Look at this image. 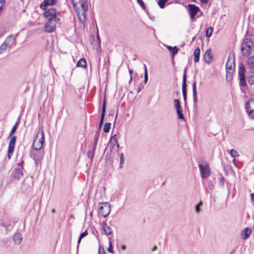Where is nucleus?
<instances>
[{
	"instance_id": "obj_1",
	"label": "nucleus",
	"mask_w": 254,
	"mask_h": 254,
	"mask_svg": "<svg viewBox=\"0 0 254 254\" xmlns=\"http://www.w3.org/2000/svg\"><path fill=\"white\" fill-rule=\"evenodd\" d=\"M76 9L79 20L82 23L86 21V11L88 10L86 2H82L81 0H70Z\"/></svg>"
},
{
	"instance_id": "obj_2",
	"label": "nucleus",
	"mask_w": 254,
	"mask_h": 254,
	"mask_svg": "<svg viewBox=\"0 0 254 254\" xmlns=\"http://www.w3.org/2000/svg\"><path fill=\"white\" fill-rule=\"evenodd\" d=\"M44 140L43 130L39 129L37 135L33 141V148L36 150L41 149L43 145Z\"/></svg>"
},
{
	"instance_id": "obj_3",
	"label": "nucleus",
	"mask_w": 254,
	"mask_h": 254,
	"mask_svg": "<svg viewBox=\"0 0 254 254\" xmlns=\"http://www.w3.org/2000/svg\"><path fill=\"white\" fill-rule=\"evenodd\" d=\"M198 167L201 178L206 179L210 176L211 169L208 162H202L199 163Z\"/></svg>"
},
{
	"instance_id": "obj_4",
	"label": "nucleus",
	"mask_w": 254,
	"mask_h": 254,
	"mask_svg": "<svg viewBox=\"0 0 254 254\" xmlns=\"http://www.w3.org/2000/svg\"><path fill=\"white\" fill-rule=\"evenodd\" d=\"M253 44L249 38H245L241 44V51L243 56H248L251 53L252 47Z\"/></svg>"
},
{
	"instance_id": "obj_5",
	"label": "nucleus",
	"mask_w": 254,
	"mask_h": 254,
	"mask_svg": "<svg viewBox=\"0 0 254 254\" xmlns=\"http://www.w3.org/2000/svg\"><path fill=\"white\" fill-rule=\"evenodd\" d=\"M99 206V213L104 217H107L111 212V205L108 202H103Z\"/></svg>"
},
{
	"instance_id": "obj_6",
	"label": "nucleus",
	"mask_w": 254,
	"mask_h": 254,
	"mask_svg": "<svg viewBox=\"0 0 254 254\" xmlns=\"http://www.w3.org/2000/svg\"><path fill=\"white\" fill-rule=\"evenodd\" d=\"M59 19L55 18L53 19H49L45 25V31L47 32H52L55 30L56 25L59 22Z\"/></svg>"
},
{
	"instance_id": "obj_7",
	"label": "nucleus",
	"mask_w": 254,
	"mask_h": 254,
	"mask_svg": "<svg viewBox=\"0 0 254 254\" xmlns=\"http://www.w3.org/2000/svg\"><path fill=\"white\" fill-rule=\"evenodd\" d=\"M245 108L249 117L254 119V99H251L246 103Z\"/></svg>"
},
{
	"instance_id": "obj_8",
	"label": "nucleus",
	"mask_w": 254,
	"mask_h": 254,
	"mask_svg": "<svg viewBox=\"0 0 254 254\" xmlns=\"http://www.w3.org/2000/svg\"><path fill=\"white\" fill-rule=\"evenodd\" d=\"M245 67L243 64H240L239 66L238 73L240 79V86L245 87L246 85L245 79Z\"/></svg>"
},
{
	"instance_id": "obj_9",
	"label": "nucleus",
	"mask_w": 254,
	"mask_h": 254,
	"mask_svg": "<svg viewBox=\"0 0 254 254\" xmlns=\"http://www.w3.org/2000/svg\"><path fill=\"white\" fill-rule=\"evenodd\" d=\"M10 138V140L8 147V158L9 159L11 158V156L13 154L16 141V137L15 136L12 135Z\"/></svg>"
},
{
	"instance_id": "obj_10",
	"label": "nucleus",
	"mask_w": 254,
	"mask_h": 254,
	"mask_svg": "<svg viewBox=\"0 0 254 254\" xmlns=\"http://www.w3.org/2000/svg\"><path fill=\"white\" fill-rule=\"evenodd\" d=\"M22 163L17 164V166H19V168H15L14 171L12 172V175L14 179L19 180L21 179V177L23 176V174L21 168V165Z\"/></svg>"
},
{
	"instance_id": "obj_11",
	"label": "nucleus",
	"mask_w": 254,
	"mask_h": 254,
	"mask_svg": "<svg viewBox=\"0 0 254 254\" xmlns=\"http://www.w3.org/2000/svg\"><path fill=\"white\" fill-rule=\"evenodd\" d=\"M56 14V9L55 8H51L47 9V10L44 12V16L48 20L53 19L55 18H57Z\"/></svg>"
},
{
	"instance_id": "obj_12",
	"label": "nucleus",
	"mask_w": 254,
	"mask_h": 254,
	"mask_svg": "<svg viewBox=\"0 0 254 254\" xmlns=\"http://www.w3.org/2000/svg\"><path fill=\"white\" fill-rule=\"evenodd\" d=\"M118 137L117 134L111 136L109 141V145L111 150L114 149L116 146L117 148H119L120 146L118 144Z\"/></svg>"
},
{
	"instance_id": "obj_13",
	"label": "nucleus",
	"mask_w": 254,
	"mask_h": 254,
	"mask_svg": "<svg viewBox=\"0 0 254 254\" xmlns=\"http://www.w3.org/2000/svg\"><path fill=\"white\" fill-rule=\"evenodd\" d=\"M189 12L190 17L191 19H193L199 10V8L198 6L194 4H189Z\"/></svg>"
},
{
	"instance_id": "obj_14",
	"label": "nucleus",
	"mask_w": 254,
	"mask_h": 254,
	"mask_svg": "<svg viewBox=\"0 0 254 254\" xmlns=\"http://www.w3.org/2000/svg\"><path fill=\"white\" fill-rule=\"evenodd\" d=\"M57 3V0H45L41 4L40 7L43 10H47L48 6H52Z\"/></svg>"
},
{
	"instance_id": "obj_15",
	"label": "nucleus",
	"mask_w": 254,
	"mask_h": 254,
	"mask_svg": "<svg viewBox=\"0 0 254 254\" xmlns=\"http://www.w3.org/2000/svg\"><path fill=\"white\" fill-rule=\"evenodd\" d=\"M187 77L186 75H183V83H182V93L183 95V99L184 101L187 100Z\"/></svg>"
},
{
	"instance_id": "obj_16",
	"label": "nucleus",
	"mask_w": 254,
	"mask_h": 254,
	"mask_svg": "<svg viewBox=\"0 0 254 254\" xmlns=\"http://www.w3.org/2000/svg\"><path fill=\"white\" fill-rule=\"evenodd\" d=\"M226 68L227 72L229 74H232L234 71V63L233 61H230L229 59H228L226 64Z\"/></svg>"
},
{
	"instance_id": "obj_17",
	"label": "nucleus",
	"mask_w": 254,
	"mask_h": 254,
	"mask_svg": "<svg viewBox=\"0 0 254 254\" xmlns=\"http://www.w3.org/2000/svg\"><path fill=\"white\" fill-rule=\"evenodd\" d=\"M2 225L3 227L5 228V230L7 232L12 229L14 226V222L8 220H5Z\"/></svg>"
},
{
	"instance_id": "obj_18",
	"label": "nucleus",
	"mask_w": 254,
	"mask_h": 254,
	"mask_svg": "<svg viewBox=\"0 0 254 254\" xmlns=\"http://www.w3.org/2000/svg\"><path fill=\"white\" fill-rule=\"evenodd\" d=\"M102 230L106 235H110L112 234V230L111 228L107 225L105 222H102L101 224Z\"/></svg>"
},
{
	"instance_id": "obj_19",
	"label": "nucleus",
	"mask_w": 254,
	"mask_h": 254,
	"mask_svg": "<svg viewBox=\"0 0 254 254\" xmlns=\"http://www.w3.org/2000/svg\"><path fill=\"white\" fill-rule=\"evenodd\" d=\"M192 96L194 105H196L197 103L196 82L194 81L192 85Z\"/></svg>"
},
{
	"instance_id": "obj_20",
	"label": "nucleus",
	"mask_w": 254,
	"mask_h": 254,
	"mask_svg": "<svg viewBox=\"0 0 254 254\" xmlns=\"http://www.w3.org/2000/svg\"><path fill=\"white\" fill-rule=\"evenodd\" d=\"M252 233V230L249 228L244 229L241 232V237L243 240H246Z\"/></svg>"
},
{
	"instance_id": "obj_21",
	"label": "nucleus",
	"mask_w": 254,
	"mask_h": 254,
	"mask_svg": "<svg viewBox=\"0 0 254 254\" xmlns=\"http://www.w3.org/2000/svg\"><path fill=\"white\" fill-rule=\"evenodd\" d=\"M203 59L205 62L207 63H210V61L212 59V55L210 50H206L204 55Z\"/></svg>"
},
{
	"instance_id": "obj_22",
	"label": "nucleus",
	"mask_w": 254,
	"mask_h": 254,
	"mask_svg": "<svg viewBox=\"0 0 254 254\" xmlns=\"http://www.w3.org/2000/svg\"><path fill=\"white\" fill-rule=\"evenodd\" d=\"M13 240L15 244H19L22 240V237L19 233H16L13 237Z\"/></svg>"
},
{
	"instance_id": "obj_23",
	"label": "nucleus",
	"mask_w": 254,
	"mask_h": 254,
	"mask_svg": "<svg viewBox=\"0 0 254 254\" xmlns=\"http://www.w3.org/2000/svg\"><path fill=\"white\" fill-rule=\"evenodd\" d=\"M194 56V62L195 63H197L199 60V56H200V49L199 48H196L193 53Z\"/></svg>"
},
{
	"instance_id": "obj_24",
	"label": "nucleus",
	"mask_w": 254,
	"mask_h": 254,
	"mask_svg": "<svg viewBox=\"0 0 254 254\" xmlns=\"http://www.w3.org/2000/svg\"><path fill=\"white\" fill-rule=\"evenodd\" d=\"M19 117L18 118L17 121L16 122V123L13 126V127L9 134V135L8 137V138L10 137L15 133L16 130L18 126L19 125Z\"/></svg>"
},
{
	"instance_id": "obj_25",
	"label": "nucleus",
	"mask_w": 254,
	"mask_h": 254,
	"mask_svg": "<svg viewBox=\"0 0 254 254\" xmlns=\"http://www.w3.org/2000/svg\"><path fill=\"white\" fill-rule=\"evenodd\" d=\"M96 148L95 146H92L90 150H89L87 154L88 158H89L91 160L93 159L94 155V152L96 150Z\"/></svg>"
},
{
	"instance_id": "obj_26",
	"label": "nucleus",
	"mask_w": 254,
	"mask_h": 254,
	"mask_svg": "<svg viewBox=\"0 0 254 254\" xmlns=\"http://www.w3.org/2000/svg\"><path fill=\"white\" fill-rule=\"evenodd\" d=\"M77 67H85L86 66V61L84 59H81L76 64Z\"/></svg>"
},
{
	"instance_id": "obj_27",
	"label": "nucleus",
	"mask_w": 254,
	"mask_h": 254,
	"mask_svg": "<svg viewBox=\"0 0 254 254\" xmlns=\"http://www.w3.org/2000/svg\"><path fill=\"white\" fill-rule=\"evenodd\" d=\"M247 64L251 68L254 67V57H249L247 61Z\"/></svg>"
},
{
	"instance_id": "obj_28",
	"label": "nucleus",
	"mask_w": 254,
	"mask_h": 254,
	"mask_svg": "<svg viewBox=\"0 0 254 254\" xmlns=\"http://www.w3.org/2000/svg\"><path fill=\"white\" fill-rule=\"evenodd\" d=\"M167 48L169 50V51L171 52L173 55H175L178 53V50L177 48V47H171L170 46H167Z\"/></svg>"
},
{
	"instance_id": "obj_29",
	"label": "nucleus",
	"mask_w": 254,
	"mask_h": 254,
	"mask_svg": "<svg viewBox=\"0 0 254 254\" xmlns=\"http://www.w3.org/2000/svg\"><path fill=\"white\" fill-rule=\"evenodd\" d=\"M8 47V44H7L5 42H4L0 46V54H1L3 52H4L7 47Z\"/></svg>"
},
{
	"instance_id": "obj_30",
	"label": "nucleus",
	"mask_w": 254,
	"mask_h": 254,
	"mask_svg": "<svg viewBox=\"0 0 254 254\" xmlns=\"http://www.w3.org/2000/svg\"><path fill=\"white\" fill-rule=\"evenodd\" d=\"M229 153L233 157H238L239 156V154L238 151L234 149L230 150Z\"/></svg>"
},
{
	"instance_id": "obj_31",
	"label": "nucleus",
	"mask_w": 254,
	"mask_h": 254,
	"mask_svg": "<svg viewBox=\"0 0 254 254\" xmlns=\"http://www.w3.org/2000/svg\"><path fill=\"white\" fill-rule=\"evenodd\" d=\"M168 0H159L158 1V4L161 8H164L165 7V3Z\"/></svg>"
},
{
	"instance_id": "obj_32",
	"label": "nucleus",
	"mask_w": 254,
	"mask_h": 254,
	"mask_svg": "<svg viewBox=\"0 0 254 254\" xmlns=\"http://www.w3.org/2000/svg\"><path fill=\"white\" fill-rule=\"evenodd\" d=\"M87 235H88V232H87V230H86L85 232H84L83 233H82L80 234L79 238L78 239V242H77L78 245H79L80 244V243L81 241V239L82 238H83L84 237H86Z\"/></svg>"
},
{
	"instance_id": "obj_33",
	"label": "nucleus",
	"mask_w": 254,
	"mask_h": 254,
	"mask_svg": "<svg viewBox=\"0 0 254 254\" xmlns=\"http://www.w3.org/2000/svg\"><path fill=\"white\" fill-rule=\"evenodd\" d=\"M111 124L109 123H106L104 127V131L107 133L109 131L111 128Z\"/></svg>"
},
{
	"instance_id": "obj_34",
	"label": "nucleus",
	"mask_w": 254,
	"mask_h": 254,
	"mask_svg": "<svg viewBox=\"0 0 254 254\" xmlns=\"http://www.w3.org/2000/svg\"><path fill=\"white\" fill-rule=\"evenodd\" d=\"M213 32V28L211 27H209L206 31V36L207 37H210Z\"/></svg>"
},
{
	"instance_id": "obj_35",
	"label": "nucleus",
	"mask_w": 254,
	"mask_h": 254,
	"mask_svg": "<svg viewBox=\"0 0 254 254\" xmlns=\"http://www.w3.org/2000/svg\"><path fill=\"white\" fill-rule=\"evenodd\" d=\"M143 65L144 68V83L146 84L148 81V73L146 65L144 64Z\"/></svg>"
},
{
	"instance_id": "obj_36",
	"label": "nucleus",
	"mask_w": 254,
	"mask_h": 254,
	"mask_svg": "<svg viewBox=\"0 0 254 254\" xmlns=\"http://www.w3.org/2000/svg\"><path fill=\"white\" fill-rule=\"evenodd\" d=\"M178 118L180 119H184V115L181 108L176 109Z\"/></svg>"
},
{
	"instance_id": "obj_37",
	"label": "nucleus",
	"mask_w": 254,
	"mask_h": 254,
	"mask_svg": "<svg viewBox=\"0 0 254 254\" xmlns=\"http://www.w3.org/2000/svg\"><path fill=\"white\" fill-rule=\"evenodd\" d=\"M99 137V133L97 132L94 137V143H93V145L92 146H95V147H96Z\"/></svg>"
},
{
	"instance_id": "obj_38",
	"label": "nucleus",
	"mask_w": 254,
	"mask_h": 254,
	"mask_svg": "<svg viewBox=\"0 0 254 254\" xmlns=\"http://www.w3.org/2000/svg\"><path fill=\"white\" fill-rule=\"evenodd\" d=\"M202 205V202L200 201L196 206L195 207V211L198 213L200 211V207Z\"/></svg>"
},
{
	"instance_id": "obj_39",
	"label": "nucleus",
	"mask_w": 254,
	"mask_h": 254,
	"mask_svg": "<svg viewBox=\"0 0 254 254\" xmlns=\"http://www.w3.org/2000/svg\"><path fill=\"white\" fill-rule=\"evenodd\" d=\"M248 82L250 84L254 85V71L252 73V75L249 77Z\"/></svg>"
},
{
	"instance_id": "obj_40",
	"label": "nucleus",
	"mask_w": 254,
	"mask_h": 254,
	"mask_svg": "<svg viewBox=\"0 0 254 254\" xmlns=\"http://www.w3.org/2000/svg\"><path fill=\"white\" fill-rule=\"evenodd\" d=\"M174 102L176 109L181 108L180 103L178 99H175Z\"/></svg>"
},
{
	"instance_id": "obj_41",
	"label": "nucleus",
	"mask_w": 254,
	"mask_h": 254,
	"mask_svg": "<svg viewBox=\"0 0 254 254\" xmlns=\"http://www.w3.org/2000/svg\"><path fill=\"white\" fill-rule=\"evenodd\" d=\"M106 100L104 99L103 101V103L102 113L106 114Z\"/></svg>"
},
{
	"instance_id": "obj_42",
	"label": "nucleus",
	"mask_w": 254,
	"mask_h": 254,
	"mask_svg": "<svg viewBox=\"0 0 254 254\" xmlns=\"http://www.w3.org/2000/svg\"><path fill=\"white\" fill-rule=\"evenodd\" d=\"M105 116V114L101 113L100 121L99 125V127H101L103 125Z\"/></svg>"
},
{
	"instance_id": "obj_43",
	"label": "nucleus",
	"mask_w": 254,
	"mask_h": 254,
	"mask_svg": "<svg viewBox=\"0 0 254 254\" xmlns=\"http://www.w3.org/2000/svg\"><path fill=\"white\" fill-rule=\"evenodd\" d=\"M120 160H121V162H120V167L122 168L123 165L124 164V161H125V160H124V156L123 153H122L121 154Z\"/></svg>"
},
{
	"instance_id": "obj_44",
	"label": "nucleus",
	"mask_w": 254,
	"mask_h": 254,
	"mask_svg": "<svg viewBox=\"0 0 254 254\" xmlns=\"http://www.w3.org/2000/svg\"><path fill=\"white\" fill-rule=\"evenodd\" d=\"M5 4V0H0V14L3 9V7Z\"/></svg>"
},
{
	"instance_id": "obj_45",
	"label": "nucleus",
	"mask_w": 254,
	"mask_h": 254,
	"mask_svg": "<svg viewBox=\"0 0 254 254\" xmlns=\"http://www.w3.org/2000/svg\"><path fill=\"white\" fill-rule=\"evenodd\" d=\"M98 254H105V252L102 247L99 246L98 249Z\"/></svg>"
},
{
	"instance_id": "obj_46",
	"label": "nucleus",
	"mask_w": 254,
	"mask_h": 254,
	"mask_svg": "<svg viewBox=\"0 0 254 254\" xmlns=\"http://www.w3.org/2000/svg\"><path fill=\"white\" fill-rule=\"evenodd\" d=\"M108 251L111 253H113L112 245L110 241H109V247L108 249Z\"/></svg>"
},
{
	"instance_id": "obj_47",
	"label": "nucleus",
	"mask_w": 254,
	"mask_h": 254,
	"mask_svg": "<svg viewBox=\"0 0 254 254\" xmlns=\"http://www.w3.org/2000/svg\"><path fill=\"white\" fill-rule=\"evenodd\" d=\"M138 3L142 7L143 9H145V5L142 0H137Z\"/></svg>"
},
{
	"instance_id": "obj_48",
	"label": "nucleus",
	"mask_w": 254,
	"mask_h": 254,
	"mask_svg": "<svg viewBox=\"0 0 254 254\" xmlns=\"http://www.w3.org/2000/svg\"><path fill=\"white\" fill-rule=\"evenodd\" d=\"M27 179L24 180L22 183V187H24L25 186H26L27 184Z\"/></svg>"
},
{
	"instance_id": "obj_49",
	"label": "nucleus",
	"mask_w": 254,
	"mask_h": 254,
	"mask_svg": "<svg viewBox=\"0 0 254 254\" xmlns=\"http://www.w3.org/2000/svg\"><path fill=\"white\" fill-rule=\"evenodd\" d=\"M230 75H227V79L228 80L229 79H231L232 78V74H229Z\"/></svg>"
},
{
	"instance_id": "obj_50",
	"label": "nucleus",
	"mask_w": 254,
	"mask_h": 254,
	"mask_svg": "<svg viewBox=\"0 0 254 254\" xmlns=\"http://www.w3.org/2000/svg\"><path fill=\"white\" fill-rule=\"evenodd\" d=\"M133 72V69H129V72L130 73V74H131V73H132ZM132 78H131V75H130V80H131Z\"/></svg>"
},
{
	"instance_id": "obj_51",
	"label": "nucleus",
	"mask_w": 254,
	"mask_h": 254,
	"mask_svg": "<svg viewBox=\"0 0 254 254\" xmlns=\"http://www.w3.org/2000/svg\"><path fill=\"white\" fill-rule=\"evenodd\" d=\"M200 1L203 3H206L208 2V0H200Z\"/></svg>"
},
{
	"instance_id": "obj_52",
	"label": "nucleus",
	"mask_w": 254,
	"mask_h": 254,
	"mask_svg": "<svg viewBox=\"0 0 254 254\" xmlns=\"http://www.w3.org/2000/svg\"><path fill=\"white\" fill-rule=\"evenodd\" d=\"M157 249V247L156 246H155L152 249V251L154 252Z\"/></svg>"
},
{
	"instance_id": "obj_53",
	"label": "nucleus",
	"mask_w": 254,
	"mask_h": 254,
	"mask_svg": "<svg viewBox=\"0 0 254 254\" xmlns=\"http://www.w3.org/2000/svg\"><path fill=\"white\" fill-rule=\"evenodd\" d=\"M251 195L252 200L254 201V193H252Z\"/></svg>"
},
{
	"instance_id": "obj_54",
	"label": "nucleus",
	"mask_w": 254,
	"mask_h": 254,
	"mask_svg": "<svg viewBox=\"0 0 254 254\" xmlns=\"http://www.w3.org/2000/svg\"><path fill=\"white\" fill-rule=\"evenodd\" d=\"M13 39V37L12 36H9V37H8L6 39V41H8L9 39Z\"/></svg>"
},
{
	"instance_id": "obj_55",
	"label": "nucleus",
	"mask_w": 254,
	"mask_h": 254,
	"mask_svg": "<svg viewBox=\"0 0 254 254\" xmlns=\"http://www.w3.org/2000/svg\"><path fill=\"white\" fill-rule=\"evenodd\" d=\"M122 249L123 250H125L126 249V245H123L122 246Z\"/></svg>"
},
{
	"instance_id": "obj_56",
	"label": "nucleus",
	"mask_w": 254,
	"mask_h": 254,
	"mask_svg": "<svg viewBox=\"0 0 254 254\" xmlns=\"http://www.w3.org/2000/svg\"><path fill=\"white\" fill-rule=\"evenodd\" d=\"M236 159H234L233 160V163L234 164H236Z\"/></svg>"
},
{
	"instance_id": "obj_57",
	"label": "nucleus",
	"mask_w": 254,
	"mask_h": 254,
	"mask_svg": "<svg viewBox=\"0 0 254 254\" xmlns=\"http://www.w3.org/2000/svg\"><path fill=\"white\" fill-rule=\"evenodd\" d=\"M29 155H30V157L32 156V150H30Z\"/></svg>"
},
{
	"instance_id": "obj_58",
	"label": "nucleus",
	"mask_w": 254,
	"mask_h": 254,
	"mask_svg": "<svg viewBox=\"0 0 254 254\" xmlns=\"http://www.w3.org/2000/svg\"><path fill=\"white\" fill-rule=\"evenodd\" d=\"M184 74H185V75H186V68H185V70H184Z\"/></svg>"
},
{
	"instance_id": "obj_59",
	"label": "nucleus",
	"mask_w": 254,
	"mask_h": 254,
	"mask_svg": "<svg viewBox=\"0 0 254 254\" xmlns=\"http://www.w3.org/2000/svg\"><path fill=\"white\" fill-rule=\"evenodd\" d=\"M52 212H53V213H54V212H55V209H53L52 210Z\"/></svg>"
},
{
	"instance_id": "obj_60",
	"label": "nucleus",
	"mask_w": 254,
	"mask_h": 254,
	"mask_svg": "<svg viewBox=\"0 0 254 254\" xmlns=\"http://www.w3.org/2000/svg\"><path fill=\"white\" fill-rule=\"evenodd\" d=\"M192 2H195L196 1V0H191Z\"/></svg>"
},
{
	"instance_id": "obj_61",
	"label": "nucleus",
	"mask_w": 254,
	"mask_h": 254,
	"mask_svg": "<svg viewBox=\"0 0 254 254\" xmlns=\"http://www.w3.org/2000/svg\"><path fill=\"white\" fill-rule=\"evenodd\" d=\"M98 38L99 40L100 41V38H99V36H98Z\"/></svg>"
}]
</instances>
